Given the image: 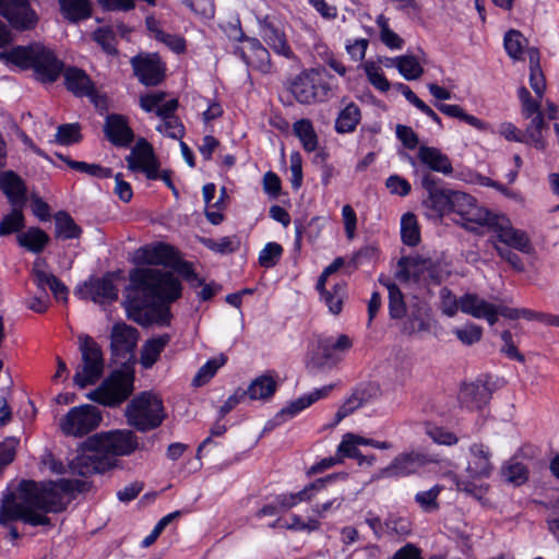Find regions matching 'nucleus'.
Instances as JSON below:
<instances>
[{"mask_svg": "<svg viewBox=\"0 0 559 559\" xmlns=\"http://www.w3.org/2000/svg\"><path fill=\"white\" fill-rule=\"evenodd\" d=\"M91 484L86 480L61 478L58 481L24 485L23 500L5 501L0 508V525L7 526L9 522L20 520L32 526H51L48 513H59L67 508L64 495L71 492H85Z\"/></svg>", "mask_w": 559, "mask_h": 559, "instance_id": "1", "label": "nucleus"}, {"mask_svg": "<svg viewBox=\"0 0 559 559\" xmlns=\"http://www.w3.org/2000/svg\"><path fill=\"white\" fill-rule=\"evenodd\" d=\"M181 283L170 272L158 269H135L130 273V283L126 288V309L133 321L144 325L147 323L145 309L163 304L155 308L156 322L168 325L171 319L169 306L181 296Z\"/></svg>", "mask_w": 559, "mask_h": 559, "instance_id": "2", "label": "nucleus"}, {"mask_svg": "<svg viewBox=\"0 0 559 559\" xmlns=\"http://www.w3.org/2000/svg\"><path fill=\"white\" fill-rule=\"evenodd\" d=\"M0 60L13 63L24 70L33 69L36 79L43 83L56 82L64 67L51 49L39 43L0 51Z\"/></svg>", "mask_w": 559, "mask_h": 559, "instance_id": "3", "label": "nucleus"}, {"mask_svg": "<svg viewBox=\"0 0 559 559\" xmlns=\"http://www.w3.org/2000/svg\"><path fill=\"white\" fill-rule=\"evenodd\" d=\"M128 424L141 432L158 428L166 418L163 400L153 392H141L126 407Z\"/></svg>", "mask_w": 559, "mask_h": 559, "instance_id": "4", "label": "nucleus"}, {"mask_svg": "<svg viewBox=\"0 0 559 559\" xmlns=\"http://www.w3.org/2000/svg\"><path fill=\"white\" fill-rule=\"evenodd\" d=\"M133 382L132 370H114L87 397L104 406L116 407L130 397L134 390Z\"/></svg>", "mask_w": 559, "mask_h": 559, "instance_id": "5", "label": "nucleus"}, {"mask_svg": "<svg viewBox=\"0 0 559 559\" xmlns=\"http://www.w3.org/2000/svg\"><path fill=\"white\" fill-rule=\"evenodd\" d=\"M79 349L82 362L73 377L81 389L95 384L103 376L105 361L100 346L88 335L79 336Z\"/></svg>", "mask_w": 559, "mask_h": 559, "instance_id": "6", "label": "nucleus"}, {"mask_svg": "<svg viewBox=\"0 0 559 559\" xmlns=\"http://www.w3.org/2000/svg\"><path fill=\"white\" fill-rule=\"evenodd\" d=\"M98 440L88 437L82 442L79 453L69 463L70 472L73 475L87 477L95 473H104L116 466L112 455H106L98 447Z\"/></svg>", "mask_w": 559, "mask_h": 559, "instance_id": "7", "label": "nucleus"}, {"mask_svg": "<svg viewBox=\"0 0 559 559\" xmlns=\"http://www.w3.org/2000/svg\"><path fill=\"white\" fill-rule=\"evenodd\" d=\"M102 421V413L91 404L72 407L59 420V428L64 436L83 437L95 430Z\"/></svg>", "mask_w": 559, "mask_h": 559, "instance_id": "8", "label": "nucleus"}, {"mask_svg": "<svg viewBox=\"0 0 559 559\" xmlns=\"http://www.w3.org/2000/svg\"><path fill=\"white\" fill-rule=\"evenodd\" d=\"M289 90L298 103L307 105L324 100L331 91L329 84L313 71L297 75L292 81Z\"/></svg>", "mask_w": 559, "mask_h": 559, "instance_id": "9", "label": "nucleus"}, {"mask_svg": "<svg viewBox=\"0 0 559 559\" xmlns=\"http://www.w3.org/2000/svg\"><path fill=\"white\" fill-rule=\"evenodd\" d=\"M437 462L436 457L421 451L402 452L386 467L380 469V477H406L416 474L421 467Z\"/></svg>", "mask_w": 559, "mask_h": 559, "instance_id": "10", "label": "nucleus"}, {"mask_svg": "<svg viewBox=\"0 0 559 559\" xmlns=\"http://www.w3.org/2000/svg\"><path fill=\"white\" fill-rule=\"evenodd\" d=\"M450 212L457 214L464 222L463 225L469 229H475V227L468 224L484 227L492 214L488 210L478 206L472 195L455 190L452 194Z\"/></svg>", "mask_w": 559, "mask_h": 559, "instance_id": "11", "label": "nucleus"}, {"mask_svg": "<svg viewBox=\"0 0 559 559\" xmlns=\"http://www.w3.org/2000/svg\"><path fill=\"white\" fill-rule=\"evenodd\" d=\"M96 438L98 447L106 455H112L117 461V456L130 455L138 447V438L131 430H112L108 432L92 436Z\"/></svg>", "mask_w": 559, "mask_h": 559, "instance_id": "12", "label": "nucleus"}, {"mask_svg": "<svg viewBox=\"0 0 559 559\" xmlns=\"http://www.w3.org/2000/svg\"><path fill=\"white\" fill-rule=\"evenodd\" d=\"M0 15L17 31L34 29L38 15L28 0H0Z\"/></svg>", "mask_w": 559, "mask_h": 559, "instance_id": "13", "label": "nucleus"}, {"mask_svg": "<svg viewBox=\"0 0 559 559\" xmlns=\"http://www.w3.org/2000/svg\"><path fill=\"white\" fill-rule=\"evenodd\" d=\"M130 63L134 75L145 86H156L165 78L166 64L157 53H139Z\"/></svg>", "mask_w": 559, "mask_h": 559, "instance_id": "14", "label": "nucleus"}, {"mask_svg": "<svg viewBox=\"0 0 559 559\" xmlns=\"http://www.w3.org/2000/svg\"><path fill=\"white\" fill-rule=\"evenodd\" d=\"M126 162L130 170L142 171L152 180L158 178L159 165L152 145L145 139H140L135 143L130 154L126 157Z\"/></svg>", "mask_w": 559, "mask_h": 559, "instance_id": "15", "label": "nucleus"}, {"mask_svg": "<svg viewBox=\"0 0 559 559\" xmlns=\"http://www.w3.org/2000/svg\"><path fill=\"white\" fill-rule=\"evenodd\" d=\"M439 183L440 180L429 173L424 174L421 177V187L428 194L424 201L425 206L431 210L435 215L443 216L445 213H450L454 190L441 188Z\"/></svg>", "mask_w": 559, "mask_h": 559, "instance_id": "16", "label": "nucleus"}, {"mask_svg": "<svg viewBox=\"0 0 559 559\" xmlns=\"http://www.w3.org/2000/svg\"><path fill=\"white\" fill-rule=\"evenodd\" d=\"M259 26L262 39L276 55L286 59L295 58L281 23L275 17L265 16L259 21Z\"/></svg>", "mask_w": 559, "mask_h": 559, "instance_id": "17", "label": "nucleus"}, {"mask_svg": "<svg viewBox=\"0 0 559 559\" xmlns=\"http://www.w3.org/2000/svg\"><path fill=\"white\" fill-rule=\"evenodd\" d=\"M485 226L497 233L500 242L523 252L528 250V239L526 235L512 228L506 216L492 213Z\"/></svg>", "mask_w": 559, "mask_h": 559, "instance_id": "18", "label": "nucleus"}, {"mask_svg": "<svg viewBox=\"0 0 559 559\" xmlns=\"http://www.w3.org/2000/svg\"><path fill=\"white\" fill-rule=\"evenodd\" d=\"M139 338L138 330L127 323L114 324L110 333V349L115 357L129 358L133 356Z\"/></svg>", "mask_w": 559, "mask_h": 559, "instance_id": "19", "label": "nucleus"}, {"mask_svg": "<svg viewBox=\"0 0 559 559\" xmlns=\"http://www.w3.org/2000/svg\"><path fill=\"white\" fill-rule=\"evenodd\" d=\"M135 260L141 264L175 266L178 262L176 251L169 245L156 243L144 246L135 253Z\"/></svg>", "mask_w": 559, "mask_h": 559, "instance_id": "20", "label": "nucleus"}, {"mask_svg": "<svg viewBox=\"0 0 559 559\" xmlns=\"http://www.w3.org/2000/svg\"><path fill=\"white\" fill-rule=\"evenodd\" d=\"M104 133L107 140L118 147H128L134 140V133L127 119L118 114L106 117Z\"/></svg>", "mask_w": 559, "mask_h": 559, "instance_id": "21", "label": "nucleus"}, {"mask_svg": "<svg viewBox=\"0 0 559 559\" xmlns=\"http://www.w3.org/2000/svg\"><path fill=\"white\" fill-rule=\"evenodd\" d=\"M491 399V390L481 380L464 383L459 392L460 404L467 409H481Z\"/></svg>", "mask_w": 559, "mask_h": 559, "instance_id": "22", "label": "nucleus"}, {"mask_svg": "<svg viewBox=\"0 0 559 559\" xmlns=\"http://www.w3.org/2000/svg\"><path fill=\"white\" fill-rule=\"evenodd\" d=\"M429 258L419 254L402 257L397 262L396 277L401 282L423 284L427 282L426 269Z\"/></svg>", "mask_w": 559, "mask_h": 559, "instance_id": "23", "label": "nucleus"}, {"mask_svg": "<svg viewBox=\"0 0 559 559\" xmlns=\"http://www.w3.org/2000/svg\"><path fill=\"white\" fill-rule=\"evenodd\" d=\"M417 159L430 171L451 176L453 174L452 162L440 148L428 145H420L417 151Z\"/></svg>", "mask_w": 559, "mask_h": 559, "instance_id": "24", "label": "nucleus"}, {"mask_svg": "<svg viewBox=\"0 0 559 559\" xmlns=\"http://www.w3.org/2000/svg\"><path fill=\"white\" fill-rule=\"evenodd\" d=\"M332 384L325 385L323 388L316 389L309 394H305L298 397L297 400L292 401L286 407H284L276 414L274 418L276 424H282L285 420L295 417L297 414H299L307 407L311 406L317 401L326 397L329 393L332 391Z\"/></svg>", "mask_w": 559, "mask_h": 559, "instance_id": "25", "label": "nucleus"}, {"mask_svg": "<svg viewBox=\"0 0 559 559\" xmlns=\"http://www.w3.org/2000/svg\"><path fill=\"white\" fill-rule=\"evenodd\" d=\"M489 449L483 443H474L469 447V459L466 472L471 477H488L492 469Z\"/></svg>", "mask_w": 559, "mask_h": 559, "instance_id": "26", "label": "nucleus"}, {"mask_svg": "<svg viewBox=\"0 0 559 559\" xmlns=\"http://www.w3.org/2000/svg\"><path fill=\"white\" fill-rule=\"evenodd\" d=\"M461 311L475 319H485L489 325L493 320V304L475 293H466L460 297Z\"/></svg>", "mask_w": 559, "mask_h": 559, "instance_id": "27", "label": "nucleus"}, {"mask_svg": "<svg viewBox=\"0 0 559 559\" xmlns=\"http://www.w3.org/2000/svg\"><path fill=\"white\" fill-rule=\"evenodd\" d=\"M0 189L13 206H21L25 202V183L13 170H7L0 174Z\"/></svg>", "mask_w": 559, "mask_h": 559, "instance_id": "28", "label": "nucleus"}, {"mask_svg": "<svg viewBox=\"0 0 559 559\" xmlns=\"http://www.w3.org/2000/svg\"><path fill=\"white\" fill-rule=\"evenodd\" d=\"M64 84L75 96H90L94 92V83L86 72L76 67L63 68Z\"/></svg>", "mask_w": 559, "mask_h": 559, "instance_id": "29", "label": "nucleus"}, {"mask_svg": "<svg viewBox=\"0 0 559 559\" xmlns=\"http://www.w3.org/2000/svg\"><path fill=\"white\" fill-rule=\"evenodd\" d=\"M146 28L151 36L163 43L167 48L176 53H182L186 50V40L182 36L177 34H169L162 29L159 21L154 16H147L145 20Z\"/></svg>", "mask_w": 559, "mask_h": 559, "instance_id": "30", "label": "nucleus"}, {"mask_svg": "<svg viewBox=\"0 0 559 559\" xmlns=\"http://www.w3.org/2000/svg\"><path fill=\"white\" fill-rule=\"evenodd\" d=\"M547 130V123L544 118V114H538L531 118V121L522 133L523 143L533 145L535 148L544 151L547 146V142L544 136V132Z\"/></svg>", "mask_w": 559, "mask_h": 559, "instance_id": "31", "label": "nucleus"}, {"mask_svg": "<svg viewBox=\"0 0 559 559\" xmlns=\"http://www.w3.org/2000/svg\"><path fill=\"white\" fill-rule=\"evenodd\" d=\"M169 342L170 335L166 333L147 340L141 350V365L145 369L152 368Z\"/></svg>", "mask_w": 559, "mask_h": 559, "instance_id": "32", "label": "nucleus"}, {"mask_svg": "<svg viewBox=\"0 0 559 559\" xmlns=\"http://www.w3.org/2000/svg\"><path fill=\"white\" fill-rule=\"evenodd\" d=\"M58 3L62 16L69 22L75 23L92 15L90 0H58Z\"/></svg>", "mask_w": 559, "mask_h": 559, "instance_id": "33", "label": "nucleus"}, {"mask_svg": "<svg viewBox=\"0 0 559 559\" xmlns=\"http://www.w3.org/2000/svg\"><path fill=\"white\" fill-rule=\"evenodd\" d=\"M277 383L274 378L263 374L255 378L243 392L250 400H265L275 393Z\"/></svg>", "mask_w": 559, "mask_h": 559, "instance_id": "34", "label": "nucleus"}, {"mask_svg": "<svg viewBox=\"0 0 559 559\" xmlns=\"http://www.w3.org/2000/svg\"><path fill=\"white\" fill-rule=\"evenodd\" d=\"M527 55L530 59V85L542 99L546 90V80L539 66V52L536 48H528Z\"/></svg>", "mask_w": 559, "mask_h": 559, "instance_id": "35", "label": "nucleus"}, {"mask_svg": "<svg viewBox=\"0 0 559 559\" xmlns=\"http://www.w3.org/2000/svg\"><path fill=\"white\" fill-rule=\"evenodd\" d=\"M320 297L331 313L340 314L347 297V285L345 282H338L331 289L320 293Z\"/></svg>", "mask_w": 559, "mask_h": 559, "instance_id": "36", "label": "nucleus"}, {"mask_svg": "<svg viewBox=\"0 0 559 559\" xmlns=\"http://www.w3.org/2000/svg\"><path fill=\"white\" fill-rule=\"evenodd\" d=\"M361 118L360 109L355 103H349L338 114L335 120V131L337 133L353 132Z\"/></svg>", "mask_w": 559, "mask_h": 559, "instance_id": "37", "label": "nucleus"}, {"mask_svg": "<svg viewBox=\"0 0 559 559\" xmlns=\"http://www.w3.org/2000/svg\"><path fill=\"white\" fill-rule=\"evenodd\" d=\"M335 348L333 347V340L321 338L318 341L317 348L311 352L308 367L320 369L328 365L330 361L334 359Z\"/></svg>", "mask_w": 559, "mask_h": 559, "instance_id": "38", "label": "nucleus"}, {"mask_svg": "<svg viewBox=\"0 0 559 559\" xmlns=\"http://www.w3.org/2000/svg\"><path fill=\"white\" fill-rule=\"evenodd\" d=\"M389 290V314L391 319H402L406 314L404 296L399 286L389 280H379Z\"/></svg>", "mask_w": 559, "mask_h": 559, "instance_id": "39", "label": "nucleus"}, {"mask_svg": "<svg viewBox=\"0 0 559 559\" xmlns=\"http://www.w3.org/2000/svg\"><path fill=\"white\" fill-rule=\"evenodd\" d=\"M48 235L37 227L29 228L17 236L19 245L34 253L41 252L48 243Z\"/></svg>", "mask_w": 559, "mask_h": 559, "instance_id": "40", "label": "nucleus"}, {"mask_svg": "<svg viewBox=\"0 0 559 559\" xmlns=\"http://www.w3.org/2000/svg\"><path fill=\"white\" fill-rule=\"evenodd\" d=\"M88 293L94 301L115 300L118 297V290L112 281L106 277L97 278L86 284Z\"/></svg>", "mask_w": 559, "mask_h": 559, "instance_id": "41", "label": "nucleus"}, {"mask_svg": "<svg viewBox=\"0 0 559 559\" xmlns=\"http://www.w3.org/2000/svg\"><path fill=\"white\" fill-rule=\"evenodd\" d=\"M294 134L300 140L302 147L307 152L316 151L318 146V136L310 120L300 119L293 126Z\"/></svg>", "mask_w": 559, "mask_h": 559, "instance_id": "42", "label": "nucleus"}, {"mask_svg": "<svg viewBox=\"0 0 559 559\" xmlns=\"http://www.w3.org/2000/svg\"><path fill=\"white\" fill-rule=\"evenodd\" d=\"M56 236L61 239H76L82 229L69 213L60 211L55 215Z\"/></svg>", "mask_w": 559, "mask_h": 559, "instance_id": "43", "label": "nucleus"}, {"mask_svg": "<svg viewBox=\"0 0 559 559\" xmlns=\"http://www.w3.org/2000/svg\"><path fill=\"white\" fill-rule=\"evenodd\" d=\"M428 319L429 307L427 305H419L412 309L411 313L408 314L404 331L408 334L428 331L430 329Z\"/></svg>", "mask_w": 559, "mask_h": 559, "instance_id": "44", "label": "nucleus"}, {"mask_svg": "<svg viewBox=\"0 0 559 559\" xmlns=\"http://www.w3.org/2000/svg\"><path fill=\"white\" fill-rule=\"evenodd\" d=\"M504 480L514 486H520L528 479V469L526 465L518 461L516 457L510 459L501 468Z\"/></svg>", "mask_w": 559, "mask_h": 559, "instance_id": "45", "label": "nucleus"}, {"mask_svg": "<svg viewBox=\"0 0 559 559\" xmlns=\"http://www.w3.org/2000/svg\"><path fill=\"white\" fill-rule=\"evenodd\" d=\"M401 238L404 245L415 247L420 241V230L413 213H405L401 218Z\"/></svg>", "mask_w": 559, "mask_h": 559, "instance_id": "46", "label": "nucleus"}, {"mask_svg": "<svg viewBox=\"0 0 559 559\" xmlns=\"http://www.w3.org/2000/svg\"><path fill=\"white\" fill-rule=\"evenodd\" d=\"M443 489L444 487L442 485H435L428 490L418 491L415 495L414 500L423 512H437L440 509L438 498Z\"/></svg>", "mask_w": 559, "mask_h": 559, "instance_id": "47", "label": "nucleus"}, {"mask_svg": "<svg viewBox=\"0 0 559 559\" xmlns=\"http://www.w3.org/2000/svg\"><path fill=\"white\" fill-rule=\"evenodd\" d=\"M368 82L381 93H385L390 90L391 84L384 76V72L381 66L372 60H367L361 64Z\"/></svg>", "mask_w": 559, "mask_h": 559, "instance_id": "48", "label": "nucleus"}, {"mask_svg": "<svg viewBox=\"0 0 559 559\" xmlns=\"http://www.w3.org/2000/svg\"><path fill=\"white\" fill-rule=\"evenodd\" d=\"M436 107L442 114L451 118L460 119L478 130H484L486 128V123L484 121L473 115L465 112L464 109L459 105L438 103L436 104Z\"/></svg>", "mask_w": 559, "mask_h": 559, "instance_id": "49", "label": "nucleus"}, {"mask_svg": "<svg viewBox=\"0 0 559 559\" xmlns=\"http://www.w3.org/2000/svg\"><path fill=\"white\" fill-rule=\"evenodd\" d=\"M395 62H397V70L400 74L408 81L417 80L424 73V69L418 59L413 55L399 56L396 57Z\"/></svg>", "mask_w": 559, "mask_h": 559, "instance_id": "50", "label": "nucleus"}, {"mask_svg": "<svg viewBox=\"0 0 559 559\" xmlns=\"http://www.w3.org/2000/svg\"><path fill=\"white\" fill-rule=\"evenodd\" d=\"M58 157L67 163L70 168L80 173H84L97 178H110L112 176V170L110 168L103 167L98 164H88L85 162L73 160L60 154Z\"/></svg>", "mask_w": 559, "mask_h": 559, "instance_id": "51", "label": "nucleus"}, {"mask_svg": "<svg viewBox=\"0 0 559 559\" xmlns=\"http://www.w3.org/2000/svg\"><path fill=\"white\" fill-rule=\"evenodd\" d=\"M92 38L106 53L111 56L118 55L116 33L110 26L98 27L93 32Z\"/></svg>", "mask_w": 559, "mask_h": 559, "instance_id": "52", "label": "nucleus"}, {"mask_svg": "<svg viewBox=\"0 0 559 559\" xmlns=\"http://www.w3.org/2000/svg\"><path fill=\"white\" fill-rule=\"evenodd\" d=\"M241 58L248 66L264 73H267L272 68L270 52L264 46L258 47L253 53L242 50Z\"/></svg>", "mask_w": 559, "mask_h": 559, "instance_id": "53", "label": "nucleus"}, {"mask_svg": "<svg viewBox=\"0 0 559 559\" xmlns=\"http://www.w3.org/2000/svg\"><path fill=\"white\" fill-rule=\"evenodd\" d=\"M227 358L224 355L210 359L206 361L194 376L192 383L195 386L205 384L210 379L214 377L218 368L225 365Z\"/></svg>", "mask_w": 559, "mask_h": 559, "instance_id": "54", "label": "nucleus"}, {"mask_svg": "<svg viewBox=\"0 0 559 559\" xmlns=\"http://www.w3.org/2000/svg\"><path fill=\"white\" fill-rule=\"evenodd\" d=\"M527 45V39L521 32L511 29L504 35V48L510 58L518 60L521 58L524 47Z\"/></svg>", "mask_w": 559, "mask_h": 559, "instance_id": "55", "label": "nucleus"}, {"mask_svg": "<svg viewBox=\"0 0 559 559\" xmlns=\"http://www.w3.org/2000/svg\"><path fill=\"white\" fill-rule=\"evenodd\" d=\"M24 216L21 207L14 206L12 212L0 222V236H7L20 230L24 226Z\"/></svg>", "mask_w": 559, "mask_h": 559, "instance_id": "56", "label": "nucleus"}, {"mask_svg": "<svg viewBox=\"0 0 559 559\" xmlns=\"http://www.w3.org/2000/svg\"><path fill=\"white\" fill-rule=\"evenodd\" d=\"M336 475H329L324 478H319L313 483L306 486L302 490L298 492H294V497L296 498V503H300L302 501L311 500L317 493L323 491L326 487V484L333 480Z\"/></svg>", "mask_w": 559, "mask_h": 559, "instance_id": "57", "label": "nucleus"}, {"mask_svg": "<svg viewBox=\"0 0 559 559\" xmlns=\"http://www.w3.org/2000/svg\"><path fill=\"white\" fill-rule=\"evenodd\" d=\"M453 333L462 344L471 346L481 340L483 329L475 323H468L463 328L454 329Z\"/></svg>", "mask_w": 559, "mask_h": 559, "instance_id": "58", "label": "nucleus"}, {"mask_svg": "<svg viewBox=\"0 0 559 559\" xmlns=\"http://www.w3.org/2000/svg\"><path fill=\"white\" fill-rule=\"evenodd\" d=\"M82 135L78 123L61 124L57 129L56 142L62 145H71L80 142Z\"/></svg>", "mask_w": 559, "mask_h": 559, "instance_id": "59", "label": "nucleus"}, {"mask_svg": "<svg viewBox=\"0 0 559 559\" xmlns=\"http://www.w3.org/2000/svg\"><path fill=\"white\" fill-rule=\"evenodd\" d=\"M283 253V248L277 242H267L260 251L259 263L261 266L270 269L276 265Z\"/></svg>", "mask_w": 559, "mask_h": 559, "instance_id": "60", "label": "nucleus"}, {"mask_svg": "<svg viewBox=\"0 0 559 559\" xmlns=\"http://www.w3.org/2000/svg\"><path fill=\"white\" fill-rule=\"evenodd\" d=\"M385 535L406 536L411 533V523L407 519L396 515H389L385 521Z\"/></svg>", "mask_w": 559, "mask_h": 559, "instance_id": "61", "label": "nucleus"}, {"mask_svg": "<svg viewBox=\"0 0 559 559\" xmlns=\"http://www.w3.org/2000/svg\"><path fill=\"white\" fill-rule=\"evenodd\" d=\"M202 242L210 250L221 254L231 253L239 247V242L235 237H222L218 240L205 238Z\"/></svg>", "mask_w": 559, "mask_h": 559, "instance_id": "62", "label": "nucleus"}, {"mask_svg": "<svg viewBox=\"0 0 559 559\" xmlns=\"http://www.w3.org/2000/svg\"><path fill=\"white\" fill-rule=\"evenodd\" d=\"M156 129L171 139L181 140L185 135V127L177 116L163 120Z\"/></svg>", "mask_w": 559, "mask_h": 559, "instance_id": "63", "label": "nucleus"}, {"mask_svg": "<svg viewBox=\"0 0 559 559\" xmlns=\"http://www.w3.org/2000/svg\"><path fill=\"white\" fill-rule=\"evenodd\" d=\"M440 300L442 312L450 318L454 317L457 311L461 310L460 298L457 299L448 287L440 289Z\"/></svg>", "mask_w": 559, "mask_h": 559, "instance_id": "64", "label": "nucleus"}]
</instances>
